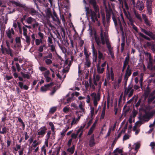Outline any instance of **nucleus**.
Wrapping results in <instances>:
<instances>
[{"mask_svg":"<svg viewBox=\"0 0 155 155\" xmlns=\"http://www.w3.org/2000/svg\"><path fill=\"white\" fill-rule=\"evenodd\" d=\"M89 34L92 43L91 49L93 60V61L96 62L97 61V50L95 48L94 45L95 42L97 43V32L96 29L90 26L89 28Z\"/></svg>","mask_w":155,"mask_h":155,"instance_id":"obj_1","label":"nucleus"},{"mask_svg":"<svg viewBox=\"0 0 155 155\" xmlns=\"http://www.w3.org/2000/svg\"><path fill=\"white\" fill-rule=\"evenodd\" d=\"M101 43L103 45L105 44V41L107 47L110 55L112 54H113V53L112 51V49L111 47L109 40L107 37L106 35H105V33L103 32L102 29L101 30Z\"/></svg>","mask_w":155,"mask_h":155,"instance_id":"obj_2","label":"nucleus"},{"mask_svg":"<svg viewBox=\"0 0 155 155\" xmlns=\"http://www.w3.org/2000/svg\"><path fill=\"white\" fill-rule=\"evenodd\" d=\"M85 8L86 12V15L91 16V19L92 22L94 23L95 21H97V15L95 12L89 9L88 7H86Z\"/></svg>","mask_w":155,"mask_h":155,"instance_id":"obj_3","label":"nucleus"},{"mask_svg":"<svg viewBox=\"0 0 155 155\" xmlns=\"http://www.w3.org/2000/svg\"><path fill=\"white\" fill-rule=\"evenodd\" d=\"M133 88V85L130 84L128 87H125L124 89V95L125 96L128 95L129 97H131L133 93L134 90Z\"/></svg>","mask_w":155,"mask_h":155,"instance_id":"obj_4","label":"nucleus"},{"mask_svg":"<svg viewBox=\"0 0 155 155\" xmlns=\"http://www.w3.org/2000/svg\"><path fill=\"white\" fill-rule=\"evenodd\" d=\"M1 47L2 52L3 54L10 55L11 57L13 56V54L12 53V50L11 48L4 47L3 45H1Z\"/></svg>","mask_w":155,"mask_h":155,"instance_id":"obj_5","label":"nucleus"},{"mask_svg":"<svg viewBox=\"0 0 155 155\" xmlns=\"http://www.w3.org/2000/svg\"><path fill=\"white\" fill-rule=\"evenodd\" d=\"M138 118L140 120L139 121H141L143 124L142 122L148 121L150 120V115L148 113H146L143 115L140 114Z\"/></svg>","mask_w":155,"mask_h":155,"instance_id":"obj_6","label":"nucleus"},{"mask_svg":"<svg viewBox=\"0 0 155 155\" xmlns=\"http://www.w3.org/2000/svg\"><path fill=\"white\" fill-rule=\"evenodd\" d=\"M47 128L45 126L41 127L38 130L37 135L38 136V138L42 137L46 134Z\"/></svg>","mask_w":155,"mask_h":155,"instance_id":"obj_7","label":"nucleus"},{"mask_svg":"<svg viewBox=\"0 0 155 155\" xmlns=\"http://www.w3.org/2000/svg\"><path fill=\"white\" fill-rule=\"evenodd\" d=\"M142 124L141 121H137L135 123V125L133 127V130L135 132V134L137 135L139 133L140 131L139 127Z\"/></svg>","mask_w":155,"mask_h":155,"instance_id":"obj_8","label":"nucleus"},{"mask_svg":"<svg viewBox=\"0 0 155 155\" xmlns=\"http://www.w3.org/2000/svg\"><path fill=\"white\" fill-rule=\"evenodd\" d=\"M140 29L143 32L150 37L152 39L155 41V35L153 34L152 32L150 31H147L146 29L142 28H141Z\"/></svg>","mask_w":155,"mask_h":155,"instance_id":"obj_9","label":"nucleus"},{"mask_svg":"<svg viewBox=\"0 0 155 155\" xmlns=\"http://www.w3.org/2000/svg\"><path fill=\"white\" fill-rule=\"evenodd\" d=\"M134 7L138 9L140 11H142L144 8V5L141 1L138 0L136 4L134 5Z\"/></svg>","mask_w":155,"mask_h":155,"instance_id":"obj_10","label":"nucleus"},{"mask_svg":"<svg viewBox=\"0 0 155 155\" xmlns=\"http://www.w3.org/2000/svg\"><path fill=\"white\" fill-rule=\"evenodd\" d=\"M6 33L7 37L9 39H11L12 38V35H14L15 34V32L12 28L11 29L8 28V30L6 31Z\"/></svg>","mask_w":155,"mask_h":155,"instance_id":"obj_11","label":"nucleus"},{"mask_svg":"<svg viewBox=\"0 0 155 155\" xmlns=\"http://www.w3.org/2000/svg\"><path fill=\"white\" fill-rule=\"evenodd\" d=\"M154 63L153 61L149 62L148 64V68L155 73V65H153Z\"/></svg>","mask_w":155,"mask_h":155,"instance_id":"obj_12","label":"nucleus"},{"mask_svg":"<svg viewBox=\"0 0 155 155\" xmlns=\"http://www.w3.org/2000/svg\"><path fill=\"white\" fill-rule=\"evenodd\" d=\"M97 123V117H96V119L95 120V121L94 124H93L92 126L91 127L90 129L89 130L88 132L87 133V135H91L93 132L94 130L95 126L96 124Z\"/></svg>","mask_w":155,"mask_h":155,"instance_id":"obj_13","label":"nucleus"},{"mask_svg":"<svg viewBox=\"0 0 155 155\" xmlns=\"http://www.w3.org/2000/svg\"><path fill=\"white\" fill-rule=\"evenodd\" d=\"M155 93V91H154L150 93L148 100V103L149 104H150L155 99V96H153Z\"/></svg>","mask_w":155,"mask_h":155,"instance_id":"obj_14","label":"nucleus"},{"mask_svg":"<svg viewBox=\"0 0 155 155\" xmlns=\"http://www.w3.org/2000/svg\"><path fill=\"white\" fill-rule=\"evenodd\" d=\"M147 6L148 13L149 15H151L152 13L151 3L149 0H147Z\"/></svg>","mask_w":155,"mask_h":155,"instance_id":"obj_15","label":"nucleus"},{"mask_svg":"<svg viewBox=\"0 0 155 155\" xmlns=\"http://www.w3.org/2000/svg\"><path fill=\"white\" fill-rule=\"evenodd\" d=\"M106 64V62H105L103 64H102L101 65V67L97 65V73H103L104 68V67L105 66Z\"/></svg>","mask_w":155,"mask_h":155,"instance_id":"obj_16","label":"nucleus"},{"mask_svg":"<svg viewBox=\"0 0 155 155\" xmlns=\"http://www.w3.org/2000/svg\"><path fill=\"white\" fill-rule=\"evenodd\" d=\"M89 2L90 5H92L94 8L96 12H97V5L95 0H89Z\"/></svg>","mask_w":155,"mask_h":155,"instance_id":"obj_17","label":"nucleus"},{"mask_svg":"<svg viewBox=\"0 0 155 155\" xmlns=\"http://www.w3.org/2000/svg\"><path fill=\"white\" fill-rule=\"evenodd\" d=\"M91 97L94 101V104L95 106H97V95L95 93L91 94Z\"/></svg>","mask_w":155,"mask_h":155,"instance_id":"obj_18","label":"nucleus"},{"mask_svg":"<svg viewBox=\"0 0 155 155\" xmlns=\"http://www.w3.org/2000/svg\"><path fill=\"white\" fill-rule=\"evenodd\" d=\"M117 19L118 20V23L119 24V25H120V30L123 33H124L122 25H124L125 24L124 18L122 17V23L120 21L119 19Z\"/></svg>","mask_w":155,"mask_h":155,"instance_id":"obj_19","label":"nucleus"},{"mask_svg":"<svg viewBox=\"0 0 155 155\" xmlns=\"http://www.w3.org/2000/svg\"><path fill=\"white\" fill-rule=\"evenodd\" d=\"M98 58L99 64H100L101 61L104 60V56L103 54L100 51H98Z\"/></svg>","mask_w":155,"mask_h":155,"instance_id":"obj_20","label":"nucleus"},{"mask_svg":"<svg viewBox=\"0 0 155 155\" xmlns=\"http://www.w3.org/2000/svg\"><path fill=\"white\" fill-rule=\"evenodd\" d=\"M95 143L94 142V134L92 135L89 141V145L90 147H93L94 146Z\"/></svg>","mask_w":155,"mask_h":155,"instance_id":"obj_21","label":"nucleus"},{"mask_svg":"<svg viewBox=\"0 0 155 155\" xmlns=\"http://www.w3.org/2000/svg\"><path fill=\"white\" fill-rule=\"evenodd\" d=\"M78 107L80 110H79V112L81 113L85 114V110L84 107L83 106L82 103L81 102L79 104Z\"/></svg>","mask_w":155,"mask_h":155,"instance_id":"obj_22","label":"nucleus"},{"mask_svg":"<svg viewBox=\"0 0 155 155\" xmlns=\"http://www.w3.org/2000/svg\"><path fill=\"white\" fill-rule=\"evenodd\" d=\"M75 146L73 145L71 147H69L67 149V151L68 153V154L70 155L73 154L74 151Z\"/></svg>","mask_w":155,"mask_h":155,"instance_id":"obj_23","label":"nucleus"},{"mask_svg":"<svg viewBox=\"0 0 155 155\" xmlns=\"http://www.w3.org/2000/svg\"><path fill=\"white\" fill-rule=\"evenodd\" d=\"M27 11L32 15H35L37 12V11L33 8H28L27 9Z\"/></svg>","mask_w":155,"mask_h":155,"instance_id":"obj_24","label":"nucleus"},{"mask_svg":"<svg viewBox=\"0 0 155 155\" xmlns=\"http://www.w3.org/2000/svg\"><path fill=\"white\" fill-rule=\"evenodd\" d=\"M129 63V59L128 57H126L124 62V65L123 67L122 71L123 72L126 68L127 66Z\"/></svg>","mask_w":155,"mask_h":155,"instance_id":"obj_25","label":"nucleus"},{"mask_svg":"<svg viewBox=\"0 0 155 155\" xmlns=\"http://www.w3.org/2000/svg\"><path fill=\"white\" fill-rule=\"evenodd\" d=\"M18 86L21 89L23 88L26 90H27L28 89V87L26 85H23V83L22 82H18Z\"/></svg>","mask_w":155,"mask_h":155,"instance_id":"obj_26","label":"nucleus"},{"mask_svg":"<svg viewBox=\"0 0 155 155\" xmlns=\"http://www.w3.org/2000/svg\"><path fill=\"white\" fill-rule=\"evenodd\" d=\"M131 73V70L130 69V65H128L124 75H126V76H130Z\"/></svg>","mask_w":155,"mask_h":155,"instance_id":"obj_27","label":"nucleus"},{"mask_svg":"<svg viewBox=\"0 0 155 155\" xmlns=\"http://www.w3.org/2000/svg\"><path fill=\"white\" fill-rule=\"evenodd\" d=\"M46 15L48 17L50 18L51 17L53 20H55V18L52 15L51 12L49 10H48L46 12Z\"/></svg>","mask_w":155,"mask_h":155,"instance_id":"obj_28","label":"nucleus"},{"mask_svg":"<svg viewBox=\"0 0 155 155\" xmlns=\"http://www.w3.org/2000/svg\"><path fill=\"white\" fill-rule=\"evenodd\" d=\"M53 15H54V16H55V17L56 18H55V20H53V21H56L57 22V23L58 25H59L61 23V22L59 18H58V17L57 14L55 12H54Z\"/></svg>","mask_w":155,"mask_h":155,"instance_id":"obj_29","label":"nucleus"},{"mask_svg":"<svg viewBox=\"0 0 155 155\" xmlns=\"http://www.w3.org/2000/svg\"><path fill=\"white\" fill-rule=\"evenodd\" d=\"M57 109V107L56 106L51 107L49 110V113L53 114L56 111Z\"/></svg>","mask_w":155,"mask_h":155,"instance_id":"obj_30","label":"nucleus"},{"mask_svg":"<svg viewBox=\"0 0 155 155\" xmlns=\"http://www.w3.org/2000/svg\"><path fill=\"white\" fill-rule=\"evenodd\" d=\"M138 35H139V36H140L143 38L144 39H146L147 40H148V41L150 40L151 39L150 38L144 35L143 33H142L141 32H138Z\"/></svg>","mask_w":155,"mask_h":155,"instance_id":"obj_31","label":"nucleus"},{"mask_svg":"<svg viewBox=\"0 0 155 155\" xmlns=\"http://www.w3.org/2000/svg\"><path fill=\"white\" fill-rule=\"evenodd\" d=\"M84 54L85 55L86 57L85 59L89 58V55L91 54V53H89L88 54V51L87 49L85 47H84Z\"/></svg>","mask_w":155,"mask_h":155,"instance_id":"obj_32","label":"nucleus"},{"mask_svg":"<svg viewBox=\"0 0 155 155\" xmlns=\"http://www.w3.org/2000/svg\"><path fill=\"white\" fill-rule=\"evenodd\" d=\"M134 13L136 17L140 21H142V18L140 15L135 10H134Z\"/></svg>","mask_w":155,"mask_h":155,"instance_id":"obj_33","label":"nucleus"},{"mask_svg":"<svg viewBox=\"0 0 155 155\" xmlns=\"http://www.w3.org/2000/svg\"><path fill=\"white\" fill-rule=\"evenodd\" d=\"M8 130V128L4 126L2 128V131H0V134H5L6 133V132Z\"/></svg>","mask_w":155,"mask_h":155,"instance_id":"obj_34","label":"nucleus"},{"mask_svg":"<svg viewBox=\"0 0 155 155\" xmlns=\"http://www.w3.org/2000/svg\"><path fill=\"white\" fill-rule=\"evenodd\" d=\"M86 61L85 63V65L87 68L89 67L91 65V62L89 60V58L85 59Z\"/></svg>","mask_w":155,"mask_h":155,"instance_id":"obj_35","label":"nucleus"},{"mask_svg":"<svg viewBox=\"0 0 155 155\" xmlns=\"http://www.w3.org/2000/svg\"><path fill=\"white\" fill-rule=\"evenodd\" d=\"M105 108H106V105L105 104L104 105V107H103V109L102 110V114H101V119H103L104 117V115H105Z\"/></svg>","mask_w":155,"mask_h":155,"instance_id":"obj_36","label":"nucleus"},{"mask_svg":"<svg viewBox=\"0 0 155 155\" xmlns=\"http://www.w3.org/2000/svg\"><path fill=\"white\" fill-rule=\"evenodd\" d=\"M15 4L17 6H18L21 8H24L25 5L21 4L20 3H18L15 1H13L12 3Z\"/></svg>","mask_w":155,"mask_h":155,"instance_id":"obj_37","label":"nucleus"},{"mask_svg":"<svg viewBox=\"0 0 155 155\" xmlns=\"http://www.w3.org/2000/svg\"><path fill=\"white\" fill-rule=\"evenodd\" d=\"M113 20L114 22V25L116 27L117 25V22H118V19H119L118 18H116L114 15H113L112 17Z\"/></svg>","mask_w":155,"mask_h":155,"instance_id":"obj_38","label":"nucleus"},{"mask_svg":"<svg viewBox=\"0 0 155 155\" xmlns=\"http://www.w3.org/2000/svg\"><path fill=\"white\" fill-rule=\"evenodd\" d=\"M107 22L108 24L110 23V14L109 12H107L106 15Z\"/></svg>","mask_w":155,"mask_h":155,"instance_id":"obj_39","label":"nucleus"},{"mask_svg":"<svg viewBox=\"0 0 155 155\" xmlns=\"http://www.w3.org/2000/svg\"><path fill=\"white\" fill-rule=\"evenodd\" d=\"M34 20H35V19L34 18L30 17L27 18L26 21L28 24H31Z\"/></svg>","mask_w":155,"mask_h":155,"instance_id":"obj_40","label":"nucleus"},{"mask_svg":"<svg viewBox=\"0 0 155 155\" xmlns=\"http://www.w3.org/2000/svg\"><path fill=\"white\" fill-rule=\"evenodd\" d=\"M25 41L27 43L28 45H29L31 42V40L30 37L29 36H25Z\"/></svg>","mask_w":155,"mask_h":155,"instance_id":"obj_41","label":"nucleus"},{"mask_svg":"<svg viewBox=\"0 0 155 155\" xmlns=\"http://www.w3.org/2000/svg\"><path fill=\"white\" fill-rule=\"evenodd\" d=\"M91 110L90 112L91 116L90 117L91 119H93L94 118V108L93 107H91Z\"/></svg>","mask_w":155,"mask_h":155,"instance_id":"obj_42","label":"nucleus"},{"mask_svg":"<svg viewBox=\"0 0 155 155\" xmlns=\"http://www.w3.org/2000/svg\"><path fill=\"white\" fill-rule=\"evenodd\" d=\"M21 74L24 78H26L28 79L30 78V76L28 74H25L22 71L21 72Z\"/></svg>","mask_w":155,"mask_h":155,"instance_id":"obj_43","label":"nucleus"},{"mask_svg":"<svg viewBox=\"0 0 155 155\" xmlns=\"http://www.w3.org/2000/svg\"><path fill=\"white\" fill-rule=\"evenodd\" d=\"M61 33L63 38H65V33L64 29L63 28H61Z\"/></svg>","mask_w":155,"mask_h":155,"instance_id":"obj_44","label":"nucleus"},{"mask_svg":"<svg viewBox=\"0 0 155 155\" xmlns=\"http://www.w3.org/2000/svg\"><path fill=\"white\" fill-rule=\"evenodd\" d=\"M129 77V76H126V75H124V81H125L124 83V89H125V87H126V84H127V81L128 78Z\"/></svg>","mask_w":155,"mask_h":155,"instance_id":"obj_45","label":"nucleus"},{"mask_svg":"<svg viewBox=\"0 0 155 155\" xmlns=\"http://www.w3.org/2000/svg\"><path fill=\"white\" fill-rule=\"evenodd\" d=\"M143 74L142 73H141L140 74V78L139 80V83L140 85V87L141 88H142V83H143Z\"/></svg>","mask_w":155,"mask_h":155,"instance_id":"obj_46","label":"nucleus"},{"mask_svg":"<svg viewBox=\"0 0 155 155\" xmlns=\"http://www.w3.org/2000/svg\"><path fill=\"white\" fill-rule=\"evenodd\" d=\"M74 95V93H72L71 94V97L67 98V103H69L71 101Z\"/></svg>","mask_w":155,"mask_h":155,"instance_id":"obj_47","label":"nucleus"},{"mask_svg":"<svg viewBox=\"0 0 155 155\" xmlns=\"http://www.w3.org/2000/svg\"><path fill=\"white\" fill-rule=\"evenodd\" d=\"M144 53L146 55L148 56L149 62L152 61L151 55L150 53L146 52H145Z\"/></svg>","mask_w":155,"mask_h":155,"instance_id":"obj_48","label":"nucleus"},{"mask_svg":"<svg viewBox=\"0 0 155 155\" xmlns=\"http://www.w3.org/2000/svg\"><path fill=\"white\" fill-rule=\"evenodd\" d=\"M48 46L51 48V52H53L55 51V49L54 46L53 45H49L48 44Z\"/></svg>","mask_w":155,"mask_h":155,"instance_id":"obj_49","label":"nucleus"},{"mask_svg":"<svg viewBox=\"0 0 155 155\" xmlns=\"http://www.w3.org/2000/svg\"><path fill=\"white\" fill-rule=\"evenodd\" d=\"M125 45V40L123 39V40L121 44V51L122 52L123 51Z\"/></svg>","mask_w":155,"mask_h":155,"instance_id":"obj_50","label":"nucleus"},{"mask_svg":"<svg viewBox=\"0 0 155 155\" xmlns=\"http://www.w3.org/2000/svg\"><path fill=\"white\" fill-rule=\"evenodd\" d=\"M69 127L67 128V129H64L62 130V131L61 132V135L64 136L65 135V134L67 132V131L69 129Z\"/></svg>","mask_w":155,"mask_h":155,"instance_id":"obj_51","label":"nucleus"},{"mask_svg":"<svg viewBox=\"0 0 155 155\" xmlns=\"http://www.w3.org/2000/svg\"><path fill=\"white\" fill-rule=\"evenodd\" d=\"M41 152H44L45 155H46V149L45 145H43L41 148Z\"/></svg>","mask_w":155,"mask_h":155,"instance_id":"obj_52","label":"nucleus"},{"mask_svg":"<svg viewBox=\"0 0 155 155\" xmlns=\"http://www.w3.org/2000/svg\"><path fill=\"white\" fill-rule=\"evenodd\" d=\"M22 29H23V35L24 36H26L27 35V29L25 27V26L23 27L22 28Z\"/></svg>","mask_w":155,"mask_h":155,"instance_id":"obj_53","label":"nucleus"},{"mask_svg":"<svg viewBox=\"0 0 155 155\" xmlns=\"http://www.w3.org/2000/svg\"><path fill=\"white\" fill-rule=\"evenodd\" d=\"M45 62L46 64L48 65H49L51 64L52 63V60L50 59H46L45 60Z\"/></svg>","mask_w":155,"mask_h":155,"instance_id":"obj_54","label":"nucleus"},{"mask_svg":"<svg viewBox=\"0 0 155 155\" xmlns=\"http://www.w3.org/2000/svg\"><path fill=\"white\" fill-rule=\"evenodd\" d=\"M78 135L75 133H73L71 135V139L72 140L74 139H76L77 138Z\"/></svg>","mask_w":155,"mask_h":155,"instance_id":"obj_55","label":"nucleus"},{"mask_svg":"<svg viewBox=\"0 0 155 155\" xmlns=\"http://www.w3.org/2000/svg\"><path fill=\"white\" fill-rule=\"evenodd\" d=\"M60 48L62 50V51L63 53H66L67 49L63 45H62V46H61V47H60Z\"/></svg>","mask_w":155,"mask_h":155,"instance_id":"obj_56","label":"nucleus"},{"mask_svg":"<svg viewBox=\"0 0 155 155\" xmlns=\"http://www.w3.org/2000/svg\"><path fill=\"white\" fill-rule=\"evenodd\" d=\"M33 143L34 144L33 145V146L34 148L36 147L39 144V142H37L36 140H34L33 142Z\"/></svg>","mask_w":155,"mask_h":155,"instance_id":"obj_57","label":"nucleus"},{"mask_svg":"<svg viewBox=\"0 0 155 155\" xmlns=\"http://www.w3.org/2000/svg\"><path fill=\"white\" fill-rule=\"evenodd\" d=\"M137 111L135 110H134L132 112V117H135L137 114Z\"/></svg>","mask_w":155,"mask_h":155,"instance_id":"obj_58","label":"nucleus"},{"mask_svg":"<svg viewBox=\"0 0 155 155\" xmlns=\"http://www.w3.org/2000/svg\"><path fill=\"white\" fill-rule=\"evenodd\" d=\"M21 39L20 37H17L15 38V42L17 44H21Z\"/></svg>","mask_w":155,"mask_h":155,"instance_id":"obj_59","label":"nucleus"},{"mask_svg":"<svg viewBox=\"0 0 155 155\" xmlns=\"http://www.w3.org/2000/svg\"><path fill=\"white\" fill-rule=\"evenodd\" d=\"M48 44H49V45L53 43L52 40L51 38L50 37H49L48 38Z\"/></svg>","mask_w":155,"mask_h":155,"instance_id":"obj_60","label":"nucleus"},{"mask_svg":"<svg viewBox=\"0 0 155 155\" xmlns=\"http://www.w3.org/2000/svg\"><path fill=\"white\" fill-rule=\"evenodd\" d=\"M27 17V16L26 15H24L20 19V21L21 22H22L23 25H24V23H23V21L24 20H25V19Z\"/></svg>","mask_w":155,"mask_h":155,"instance_id":"obj_61","label":"nucleus"},{"mask_svg":"<svg viewBox=\"0 0 155 155\" xmlns=\"http://www.w3.org/2000/svg\"><path fill=\"white\" fill-rule=\"evenodd\" d=\"M153 42H147L146 45L148 47H151L153 44Z\"/></svg>","mask_w":155,"mask_h":155,"instance_id":"obj_62","label":"nucleus"},{"mask_svg":"<svg viewBox=\"0 0 155 155\" xmlns=\"http://www.w3.org/2000/svg\"><path fill=\"white\" fill-rule=\"evenodd\" d=\"M54 84L53 82L50 83L49 84H46L45 85V87L46 88L48 89L49 87L50 86H52Z\"/></svg>","mask_w":155,"mask_h":155,"instance_id":"obj_63","label":"nucleus"},{"mask_svg":"<svg viewBox=\"0 0 155 155\" xmlns=\"http://www.w3.org/2000/svg\"><path fill=\"white\" fill-rule=\"evenodd\" d=\"M50 74V71L49 70L46 71L44 74V76L45 78L48 77Z\"/></svg>","mask_w":155,"mask_h":155,"instance_id":"obj_64","label":"nucleus"}]
</instances>
